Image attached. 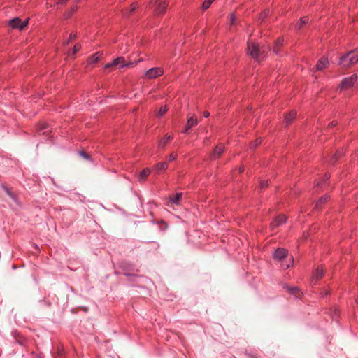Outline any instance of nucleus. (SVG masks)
I'll return each instance as SVG.
<instances>
[{
  "instance_id": "nucleus-1",
  "label": "nucleus",
  "mask_w": 358,
  "mask_h": 358,
  "mask_svg": "<svg viewBox=\"0 0 358 358\" xmlns=\"http://www.w3.org/2000/svg\"><path fill=\"white\" fill-rule=\"evenodd\" d=\"M358 62V48L348 52L341 57L338 65L343 69H348Z\"/></svg>"
},
{
  "instance_id": "nucleus-2",
  "label": "nucleus",
  "mask_w": 358,
  "mask_h": 358,
  "mask_svg": "<svg viewBox=\"0 0 358 358\" xmlns=\"http://www.w3.org/2000/svg\"><path fill=\"white\" fill-rule=\"evenodd\" d=\"M270 48H266L265 46L260 47L259 45L254 41L248 42L247 52L252 58L256 60H259L261 56H264L267 50H269Z\"/></svg>"
},
{
  "instance_id": "nucleus-3",
  "label": "nucleus",
  "mask_w": 358,
  "mask_h": 358,
  "mask_svg": "<svg viewBox=\"0 0 358 358\" xmlns=\"http://www.w3.org/2000/svg\"><path fill=\"white\" fill-rule=\"evenodd\" d=\"M358 76L357 74H352L349 77L343 78L339 85L341 90L348 89L353 86L357 80Z\"/></svg>"
},
{
  "instance_id": "nucleus-4",
  "label": "nucleus",
  "mask_w": 358,
  "mask_h": 358,
  "mask_svg": "<svg viewBox=\"0 0 358 358\" xmlns=\"http://www.w3.org/2000/svg\"><path fill=\"white\" fill-rule=\"evenodd\" d=\"M164 73V70L159 67L151 68L148 70L143 77L147 79H154L161 76Z\"/></svg>"
},
{
  "instance_id": "nucleus-5",
  "label": "nucleus",
  "mask_w": 358,
  "mask_h": 358,
  "mask_svg": "<svg viewBox=\"0 0 358 358\" xmlns=\"http://www.w3.org/2000/svg\"><path fill=\"white\" fill-rule=\"evenodd\" d=\"M28 22L29 18L22 22L20 18L15 17L9 21V25L11 26L13 29H19L20 30H22L28 24Z\"/></svg>"
},
{
  "instance_id": "nucleus-6",
  "label": "nucleus",
  "mask_w": 358,
  "mask_h": 358,
  "mask_svg": "<svg viewBox=\"0 0 358 358\" xmlns=\"http://www.w3.org/2000/svg\"><path fill=\"white\" fill-rule=\"evenodd\" d=\"M136 63L137 62H126L123 57H117L113 61V64H115V66L120 65V67H131L136 64Z\"/></svg>"
},
{
  "instance_id": "nucleus-7",
  "label": "nucleus",
  "mask_w": 358,
  "mask_h": 358,
  "mask_svg": "<svg viewBox=\"0 0 358 358\" xmlns=\"http://www.w3.org/2000/svg\"><path fill=\"white\" fill-rule=\"evenodd\" d=\"M156 0H152L154 3L156 5V8H155V15H160L165 12V10L167 7V3L166 1H161L158 3V1L155 2Z\"/></svg>"
},
{
  "instance_id": "nucleus-8",
  "label": "nucleus",
  "mask_w": 358,
  "mask_h": 358,
  "mask_svg": "<svg viewBox=\"0 0 358 358\" xmlns=\"http://www.w3.org/2000/svg\"><path fill=\"white\" fill-rule=\"evenodd\" d=\"M288 252L284 248H278L273 253V258L275 260L281 261L287 257Z\"/></svg>"
},
{
  "instance_id": "nucleus-9",
  "label": "nucleus",
  "mask_w": 358,
  "mask_h": 358,
  "mask_svg": "<svg viewBox=\"0 0 358 358\" xmlns=\"http://www.w3.org/2000/svg\"><path fill=\"white\" fill-rule=\"evenodd\" d=\"M286 217L284 215H280L275 217V219L271 222V227L272 229H275L278 226L284 224L286 222Z\"/></svg>"
},
{
  "instance_id": "nucleus-10",
  "label": "nucleus",
  "mask_w": 358,
  "mask_h": 358,
  "mask_svg": "<svg viewBox=\"0 0 358 358\" xmlns=\"http://www.w3.org/2000/svg\"><path fill=\"white\" fill-rule=\"evenodd\" d=\"M329 66V61L327 57H322L315 66V70L317 71H322L326 69Z\"/></svg>"
},
{
  "instance_id": "nucleus-11",
  "label": "nucleus",
  "mask_w": 358,
  "mask_h": 358,
  "mask_svg": "<svg viewBox=\"0 0 358 358\" xmlns=\"http://www.w3.org/2000/svg\"><path fill=\"white\" fill-rule=\"evenodd\" d=\"M198 124V120L194 116L188 115L187 123L185 127V132H187L189 129L196 126Z\"/></svg>"
},
{
  "instance_id": "nucleus-12",
  "label": "nucleus",
  "mask_w": 358,
  "mask_h": 358,
  "mask_svg": "<svg viewBox=\"0 0 358 358\" xmlns=\"http://www.w3.org/2000/svg\"><path fill=\"white\" fill-rule=\"evenodd\" d=\"M323 275H324L323 267L322 266H318L315 272L314 273V275L312 278V281L320 280L323 277Z\"/></svg>"
},
{
  "instance_id": "nucleus-13",
  "label": "nucleus",
  "mask_w": 358,
  "mask_h": 358,
  "mask_svg": "<svg viewBox=\"0 0 358 358\" xmlns=\"http://www.w3.org/2000/svg\"><path fill=\"white\" fill-rule=\"evenodd\" d=\"M283 42H284V38H278L275 41L274 46H273V52H274V53L278 55L280 52V48L282 46Z\"/></svg>"
},
{
  "instance_id": "nucleus-14",
  "label": "nucleus",
  "mask_w": 358,
  "mask_h": 358,
  "mask_svg": "<svg viewBox=\"0 0 358 358\" xmlns=\"http://www.w3.org/2000/svg\"><path fill=\"white\" fill-rule=\"evenodd\" d=\"M224 151V146L223 145L220 144V145H217L212 154V157L215 158L217 157L220 156L221 154Z\"/></svg>"
},
{
  "instance_id": "nucleus-15",
  "label": "nucleus",
  "mask_w": 358,
  "mask_h": 358,
  "mask_svg": "<svg viewBox=\"0 0 358 358\" xmlns=\"http://www.w3.org/2000/svg\"><path fill=\"white\" fill-rule=\"evenodd\" d=\"M296 113L292 111L289 114H287L285 117V124L287 126L289 125L296 117Z\"/></svg>"
},
{
  "instance_id": "nucleus-16",
  "label": "nucleus",
  "mask_w": 358,
  "mask_h": 358,
  "mask_svg": "<svg viewBox=\"0 0 358 358\" xmlns=\"http://www.w3.org/2000/svg\"><path fill=\"white\" fill-rule=\"evenodd\" d=\"M182 193H177L173 196H170L169 202H171L173 204L178 205L179 202L182 198Z\"/></svg>"
},
{
  "instance_id": "nucleus-17",
  "label": "nucleus",
  "mask_w": 358,
  "mask_h": 358,
  "mask_svg": "<svg viewBox=\"0 0 358 358\" xmlns=\"http://www.w3.org/2000/svg\"><path fill=\"white\" fill-rule=\"evenodd\" d=\"M150 173V170L148 168H145L139 174L138 180L141 182L145 180L146 177Z\"/></svg>"
},
{
  "instance_id": "nucleus-18",
  "label": "nucleus",
  "mask_w": 358,
  "mask_h": 358,
  "mask_svg": "<svg viewBox=\"0 0 358 358\" xmlns=\"http://www.w3.org/2000/svg\"><path fill=\"white\" fill-rule=\"evenodd\" d=\"M308 21H309L308 17L303 16L300 19L299 22L296 24V27L298 29H301L304 24H306L308 22Z\"/></svg>"
},
{
  "instance_id": "nucleus-19",
  "label": "nucleus",
  "mask_w": 358,
  "mask_h": 358,
  "mask_svg": "<svg viewBox=\"0 0 358 358\" xmlns=\"http://www.w3.org/2000/svg\"><path fill=\"white\" fill-rule=\"evenodd\" d=\"M167 168H168V164L166 162H159L155 166V169L157 171H159L161 170H165Z\"/></svg>"
},
{
  "instance_id": "nucleus-20",
  "label": "nucleus",
  "mask_w": 358,
  "mask_h": 358,
  "mask_svg": "<svg viewBox=\"0 0 358 358\" xmlns=\"http://www.w3.org/2000/svg\"><path fill=\"white\" fill-rule=\"evenodd\" d=\"M171 139H172L171 136H166L163 139L160 141L159 146L164 148L167 142Z\"/></svg>"
},
{
  "instance_id": "nucleus-21",
  "label": "nucleus",
  "mask_w": 358,
  "mask_h": 358,
  "mask_svg": "<svg viewBox=\"0 0 358 358\" xmlns=\"http://www.w3.org/2000/svg\"><path fill=\"white\" fill-rule=\"evenodd\" d=\"M287 289H288L290 292H292V293H293V294H296V296H298V297H299V296H300L302 294L301 292V291L299 289V288H298V287H292V288H289V287H287Z\"/></svg>"
},
{
  "instance_id": "nucleus-22",
  "label": "nucleus",
  "mask_w": 358,
  "mask_h": 358,
  "mask_svg": "<svg viewBox=\"0 0 358 358\" xmlns=\"http://www.w3.org/2000/svg\"><path fill=\"white\" fill-rule=\"evenodd\" d=\"M329 199V196L326 195L324 197H322L316 203L315 206V208H319L320 205L324 202H326Z\"/></svg>"
},
{
  "instance_id": "nucleus-23",
  "label": "nucleus",
  "mask_w": 358,
  "mask_h": 358,
  "mask_svg": "<svg viewBox=\"0 0 358 358\" xmlns=\"http://www.w3.org/2000/svg\"><path fill=\"white\" fill-rule=\"evenodd\" d=\"M214 0H205L202 4V8L206 10L210 7Z\"/></svg>"
},
{
  "instance_id": "nucleus-24",
  "label": "nucleus",
  "mask_w": 358,
  "mask_h": 358,
  "mask_svg": "<svg viewBox=\"0 0 358 358\" xmlns=\"http://www.w3.org/2000/svg\"><path fill=\"white\" fill-rule=\"evenodd\" d=\"M77 37V35L76 33H71L69 36V39L66 41L64 42V45H67L72 40L76 39Z\"/></svg>"
},
{
  "instance_id": "nucleus-25",
  "label": "nucleus",
  "mask_w": 358,
  "mask_h": 358,
  "mask_svg": "<svg viewBox=\"0 0 358 358\" xmlns=\"http://www.w3.org/2000/svg\"><path fill=\"white\" fill-rule=\"evenodd\" d=\"M3 189L5 190V192L7 193V194L9 196H10L14 201H16L15 195L13 193H12L8 188H7L6 187L3 186Z\"/></svg>"
},
{
  "instance_id": "nucleus-26",
  "label": "nucleus",
  "mask_w": 358,
  "mask_h": 358,
  "mask_svg": "<svg viewBox=\"0 0 358 358\" xmlns=\"http://www.w3.org/2000/svg\"><path fill=\"white\" fill-rule=\"evenodd\" d=\"M168 110V107L166 106H162L158 112L159 116H162L165 114Z\"/></svg>"
},
{
  "instance_id": "nucleus-27",
  "label": "nucleus",
  "mask_w": 358,
  "mask_h": 358,
  "mask_svg": "<svg viewBox=\"0 0 358 358\" xmlns=\"http://www.w3.org/2000/svg\"><path fill=\"white\" fill-rule=\"evenodd\" d=\"M99 60V56L96 55V54L95 55H93L90 59V61L91 63H96Z\"/></svg>"
},
{
  "instance_id": "nucleus-28",
  "label": "nucleus",
  "mask_w": 358,
  "mask_h": 358,
  "mask_svg": "<svg viewBox=\"0 0 358 358\" xmlns=\"http://www.w3.org/2000/svg\"><path fill=\"white\" fill-rule=\"evenodd\" d=\"M81 48V45L78 43L76 44L73 49V54H76L77 52H78Z\"/></svg>"
},
{
  "instance_id": "nucleus-29",
  "label": "nucleus",
  "mask_w": 358,
  "mask_h": 358,
  "mask_svg": "<svg viewBox=\"0 0 358 358\" xmlns=\"http://www.w3.org/2000/svg\"><path fill=\"white\" fill-rule=\"evenodd\" d=\"M78 8L77 6L76 5H73L71 6V10L69 11V13H68L67 15V17H71V14L73 12H74L75 10H76Z\"/></svg>"
},
{
  "instance_id": "nucleus-30",
  "label": "nucleus",
  "mask_w": 358,
  "mask_h": 358,
  "mask_svg": "<svg viewBox=\"0 0 358 358\" xmlns=\"http://www.w3.org/2000/svg\"><path fill=\"white\" fill-rule=\"evenodd\" d=\"M138 7V4L136 3H134L131 5V8L129 10V13L134 12L136 8Z\"/></svg>"
},
{
  "instance_id": "nucleus-31",
  "label": "nucleus",
  "mask_w": 358,
  "mask_h": 358,
  "mask_svg": "<svg viewBox=\"0 0 358 358\" xmlns=\"http://www.w3.org/2000/svg\"><path fill=\"white\" fill-rule=\"evenodd\" d=\"M268 185V180H263L260 182L261 188H264Z\"/></svg>"
},
{
  "instance_id": "nucleus-32",
  "label": "nucleus",
  "mask_w": 358,
  "mask_h": 358,
  "mask_svg": "<svg viewBox=\"0 0 358 358\" xmlns=\"http://www.w3.org/2000/svg\"><path fill=\"white\" fill-rule=\"evenodd\" d=\"M262 142V140L260 138H257L255 143L252 144V148L257 147L259 144H260Z\"/></svg>"
},
{
  "instance_id": "nucleus-33",
  "label": "nucleus",
  "mask_w": 358,
  "mask_h": 358,
  "mask_svg": "<svg viewBox=\"0 0 358 358\" xmlns=\"http://www.w3.org/2000/svg\"><path fill=\"white\" fill-rule=\"evenodd\" d=\"M176 159V154H173V153H171L170 155H169V161H173Z\"/></svg>"
},
{
  "instance_id": "nucleus-34",
  "label": "nucleus",
  "mask_w": 358,
  "mask_h": 358,
  "mask_svg": "<svg viewBox=\"0 0 358 358\" xmlns=\"http://www.w3.org/2000/svg\"><path fill=\"white\" fill-rule=\"evenodd\" d=\"M115 66V64H113V62H110V63H108L105 65V69H108V68H112V67H114Z\"/></svg>"
},
{
  "instance_id": "nucleus-35",
  "label": "nucleus",
  "mask_w": 358,
  "mask_h": 358,
  "mask_svg": "<svg viewBox=\"0 0 358 358\" xmlns=\"http://www.w3.org/2000/svg\"><path fill=\"white\" fill-rule=\"evenodd\" d=\"M80 155L83 156V157L86 159H89V155L87 153L84 152H80Z\"/></svg>"
},
{
  "instance_id": "nucleus-36",
  "label": "nucleus",
  "mask_w": 358,
  "mask_h": 358,
  "mask_svg": "<svg viewBox=\"0 0 358 358\" xmlns=\"http://www.w3.org/2000/svg\"><path fill=\"white\" fill-rule=\"evenodd\" d=\"M69 0H57V4H65Z\"/></svg>"
},
{
  "instance_id": "nucleus-37",
  "label": "nucleus",
  "mask_w": 358,
  "mask_h": 358,
  "mask_svg": "<svg viewBox=\"0 0 358 358\" xmlns=\"http://www.w3.org/2000/svg\"><path fill=\"white\" fill-rule=\"evenodd\" d=\"M336 125H337V122H336V121H332V122H331L329 124V127H335Z\"/></svg>"
},
{
  "instance_id": "nucleus-38",
  "label": "nucleus",
  "mask_w": 358,
  "mask_h": 358,
  "mask_svg": "<svg viewBox=\"0 0 358 358\" xmlns=\"http://www.w3.org/2000/svg\"><path fill=\"white\" fill-rule=\"evenodd\" d=\"M64 353V350L63 349H59L58 351H57V354L59 356H62Z\"/></svg>"
},
{
  "instance_id": "nucleus-39",
  "label": "nucleus",
  "mask_w": 358,
  "mask_h": 358,
  "mask_svg": "<svg viewBox=\"0 0 358 358\" xmlns=\"http://www.w3.org/2000/svg\"><path fill=\"white\" fill-rule=\"evenodd\" d=\"M282 266H285V268H289L290 264H282Z\"/></svg>"
},
{
  "instance_id": "nucleus-40",
  "label": "nucleus",
  "mask_w": 358,
  "mask_h": 358,
  "mask_svg": "<svg viewBox=\"0 0 358 358\" xmlns=\"http://www.w3.org/2000/svg\"><path fill=\"white\" fill-rule=\"evenodd\" d=\"M209 115H210L209 112H204V113H203V116H204L205 117H208Z\"/></svg>"
},
{
  "instance_id": "nucleus-41",
  "label": "nucleus",
  "mask_w": 358,
  "mask_h": 358,
  "mask_svg": "<svg viewBox=\"0 0 358 358\" xmlns=\"http://www.w3.org/2000/svg\"><path fill=\"white\" fill-rule=\"evenodd\" d=\"M234 19H235V16H234V14H231V23H234Z\"/></svg>"
},
{
  "instance_id": "nucleus-42",
  "label": "nucleus",
  "mask_w": 358,
  "mask_h": 358,
  "mask_svg": "<svg viewBox=\"0 0 358 358\" xmlns=\"http://www.w3.org/2000/svg\"><path fill=\"white\" fill-rule=\"evenodd\" d=\"M46 128V124H43L40 128V129H44Z\"/></svg>"
},
{
  "instance_id": "nucleus-43",
  "label": "nucleus",
  "mask_w": 358,
  "mask_h": 358,
  "mask_svg": "<svg viewBox=\"0 0 358 358\" xmlns=\"http://www.w3.org/2000/svg\"><path fill=\"white\" fill-rule=\"evenodd\" d=\"M244 171V168L243 167H240L239 169V172H243Z\"/></svg>"
},
{
  "instance_id": "nucleus-44",
  "label": "nucleus",
  "mask_w": 358,
  "mask_h": 358,
  "mask_svg": "<svg viewBox=\"0 0 358 358\" xmlns=\"http://www.w3.org/2000/svg\"><path fill=\"white\" fill-rule=\"evenodd\" d=\"M266 15H268V13H267L266 11H264V16H263V17H266Z\"/></svg>"
},
{
  "instance_id": "nucleus-45",
  "label": "nucleus",
  "mask_w": 358,
  "mask_h": 358,
  "mask_svg": "<svg viewBox=\"0 0 358 358\" xmlns=\"http://www.w3.org/2000/svg\"><path fill=\"white\" fill-rule=\"evenodd\" d=\"M290 262H293V259H292V257H290Z\"/></svg>"
},
{
  "instance_id": "nucleus-46",
  "label": "nucleus",
  "mask_w": 358,
  "mask_h": 358,
  "mask_svg": "<svg viewBox=\"0 0 358 358\" xmlns=\"http://www.w3.org/2000/svg\"><path fill=\"white\" fill-rule=\"evenodd\" d=\"M80 0H75L76 2H79Z\"/></svg>"
}]
</instances>
